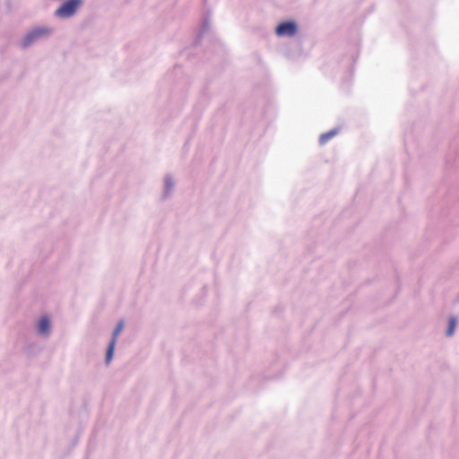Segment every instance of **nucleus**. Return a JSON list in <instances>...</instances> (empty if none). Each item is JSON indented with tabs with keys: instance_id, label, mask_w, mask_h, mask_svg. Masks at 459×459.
<instances>
[{
	"instance_id": "1",
	"label": "nucleus",
	"mask_w": 459,
	"mask_h": 459,
	"mask_svg": "<svg viewBox=\"0 0 459 459\" xmlns=\"http://www.w3.org/2000/svg\"><path fill=\"white\" fill-rule=\"evenodd\" d=\"M80 3V0H68L56 11V14L62 18H68L75 13Z\"/></svg>"
},
{
	"instance_id": "2",
	"label": "nucleus",
	"mask_w": 459,
	"mask_h": 459,
	"mask_svg": "<svg viewBox=\"0 0 459 459\" xmlns=\"http://www.w3.org/2000/svg\"><path fill=\"white\" fill-rule=\"evenodd\" d=\"M49 33L50 30L47 28H37L24 37L22 46L24 48L29 47L35 40L39 39L41 37L47 36Z\"/></svg>"
},
{
	"instance_id": "3",
	"label": "nucleus",
	"mask_w": 459,
	"mask_h": 459,
	"mask_svg": "<svg viewBox=\"0 0 459 459\" xmlns=\"http://www.w3.org/2000/svg\"><path fill=\"white\" fill-rule=\"evenodd\" d=\"M124 328V323L123 321H120L117 326H116V329L113 333V336H112V339L109 342V345L108 347V351H107V354H106V362L108 364L111 359H112V357H113V354H114V350H115V346H116V342H117V336L119 335V333L122 332Z\"/></svg>"
},
{
	"instance_id": "4",
	"label": "nucleus",
	"mask_w": 459,
	"mask_h": 459,
	"mask_svg": "<svg viewBox=\"0 0 459 459\" xmlns=\"http://www.w3.org/2000/svg\"><path fill=\"white\" fill-rule=\"evenodd\" d=\"M297 32V26L293 22H287L279 24L276 28L278 36H294Z\"/></svg>"
},
{
	"instance_id": "5",
	"label": "nucleus",
	"mask_w": 459,
	"mask_h": 459,
	"mask_svg": "<svg viewBox=\"0 0 459 459\" xmlns=\"http://www.w3.org/2000/svg\"><path fill=\"white\" fill-rule=\"evenodd\" d=\"M49 320L48 317H42L39 324V331L41 333H48L49 330Z\"/></svg>"
},
{
	"instance_id": "6",
	"label": "nucleus",
	"mask_w": 459,
	"mask_h": 459,
	"mask_svg": "<svg viewBox=\"0 0 459 459\" xmlns=\"http://www.w3.org/2000/svg\"><path fill=\"white\" fill-rule=\"evenodd\" d=\"M336 134L335 130L329 131L325 134H321L319 138L320 144L326 143L329 140H331Z\"/></svg>"
},
{
	"instance_id": "7",
	"label": "nucleus",
	"mask_w": 459,
	"mask_h": 459,
	"mask_svg": "<svg viewBox=\"0 0 459 459\" xmlns=\"http://www.w3.org/2000/svg\"><path fill=\"white\" fill-rule=\"evenodd\" d=\"M455 326H456V319H455V317H450V319H449V325H448V329H447V332H446V335L447 336H451L454 333Z\"/></svg>"
}]
</instances>
